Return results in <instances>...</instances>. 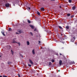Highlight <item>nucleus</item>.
Listing matches in <instances>:
<instances>
[{
  "mask_svg": "<svg viewBox=\"0 0 77 77\" xmlns=\"http://www.w3.org/2000/svg\"><path fill=\"white\" fill-rule=\"evenodd\" d=\"M9 5H10V4L8 3L5 4V6L6 8H8V7H9Z\"/></svg>",
  "mask_w": 77,
  "mask_h": 77,
  "instance_id": "1",
  "label": "nucleus"
},
{
  "mask_svg": "<svg viewBox=\"0 0 77 77\" xmlns=\"http://www.w3.org/2000/svg\"><path fill=\"white\" fill-rule=\"evenodd\" d=\"M1 33L2 35H3V36H5V34H4L5 31H4V30H2V31H1Z\"/></svg>",
  "mask_w": 77,
  "mask_h": 77,
  "instance_id": "2",
  "label": "nucleus"
},
{
  "mask_svg": "<svg viewBox=\"0 0 77 77\" xmlns=\"http://www.w3.org/2000/svg\"><path fill=\"white\" fill-rule=\"evenodd\" d=\"M62 60H60L59 61V64L60 65H62Z\"/></svg>",
  "mask_w": 77,
  "mask_h": 77,
  "instance_id": "3",
  "label": "nucleus"
},
{
  "mask_svg": "<svg viewBox=\"0 0 77 77\" xmlns=\"http://www.w3.org/2000/svg\"><path fill=\"white\" fill-rule=\"evenodd\" d=\"M29 62L30 63H31V64H32V65H33V63L32 61H31V60H29Z\"/></svg>",
  "mask_w": 77,
  "mask_h": 77,
  "instance_id": "4",
  "label": "nucleus"
},
{
  "mask_svg": "<svg viewBox=\"0 0 77 77\" xmlns=\"http://www.w3.org/2000/svg\"><path fill=\"white\" fill-rule=\"evenodd\" d=\"M29 26L32 29H34V26L33 25H30Z\"/></svg>",
  "mask_w": 77,
  "mask_h": 77,
  "instance_id": "5",
  "label": "nucleus"
},
{
  "mask_svg": "<svg viewBox=\"0 0 77 77\" xmlns=\"http://www.w3.org/2000/svg\"><path fill=\"white\" fill-rule=\"evenodd\" d=\"M41 11H45V9H44V8H42L40 9Z\"/></svg>",
  "mask_w": 77,
  "mask_h": 77,
  "instance_id": "6",
  "label": "nucleus"
},
{
  "mask_svg": "<svg viewBox=\"0 0 77 77\" xmlns=\"http://www.w3.org/2000/svg\"><path fill=\"white\" fill-rule=\"evenodd\" d=\"M17 1H14L13 2V4H16L17 3Z\"/></svg>",
  "mask_w": 77,
  "mask_h": 77,
  "instance_id": "7",
  "label": "nucleus"
},
{
  "mask_svg": "<svg viewBox=\"0 0 77 77\" xmlns=\"http://www.w3.org/2000/svg\"><path fill=\"white\" fill-rule=\"evenodd\" d=\"M26 44L27 45H30V42H29L28 41L26 42Z\"/></svg>",
  "mask_w": 77,
  "mask_h": 77,
  "instance_id": "8",
  "label": "nucleus"
},
{
  "mask_svg": "<svg viewBox=\"0 0 77 77\" xmlns=\"http://www.w3.org/2000/svg\"><path fill=\"white\" fill-rule=\"evenodd\" d=\"M32 54H35V50L34 49H33L32 51Z\"/></svg>",
  "mask_w": 77,
  "mask_h": 77,
  "instance_id": "9",
  "label": "nucleus"
},
{
  "mask_svg": "<svg viewBox=\"0 0 77 77\" xmlns=\"http://www.w3.org/2000/svg\"><path fill=\"white\" fill-rule=\"evenodd\" d=\"M75 63H74V62H70L69 63V64H70V65H71L72 64H74Z\"/></svg>",
  "mask_w": 77,
  "mask_h": 77,
  "instance_id": "10",
  "label": "nucleus"
},
{
  "mask_svg": "<svg viewBox=\"0 0 77 77\" xmlns=\"http://www.w3.org/2000/svg\"><path fill=\"white\" fill-rule=\"evenodd\" d=\"M72 9L73 10V11H74V10H75V6L73 7Z\"/></svg>",
  "mask_w": 77,
  "mask_h": 77,
  "instance_id": "11",
  "label": "nucleus"
},
{
  "mask_svg": "<svg viewBox=\"0 0 77 77\" xmlns=\"http://www.w3.org/2000/svg\"><path fill=\"white\" fill-rule=\"evenodd\" d=\"M8 31L10 32H11L12 31V29H11V28H9Z\"/></svg>",
  "mask_w": 77,
  "mask_h": 77,
  "instance_id": "12",
  "label": "nucleus"
},
{
  "mask_svg": "<svg viewBox=\"0 0 77 77\" xmlns=\"http://www.w3.org/2000/svg\"><path fill=\"white\" fill-rule=\"evenodd\" d=\"M66 29H69V26H67L66 27Z\"/></svg>",
  "mask_w": 77,
  "mask_h": 77,
  "instance_id": "13",
  "label": "nucleus"
},
{
  "mask_svg": "<svg viewBox=\"0 0 77 77\" xmlns=\"http://www.w3.org/2000/svg\"><path fill=\"white\" fill-rule=\"evenodd\" d=\"M51 64H52L51 62H49V66H50V65H51Z\"/></svg>",
  "mask_w": 77,
  "mask_h": 77,
  "instance_id": "14",
  "label": "nucleus"
},
{
  "mask_svg": "<svg viewBox=\"0 0 77 77\" xmlns=\"http://www.w3.org/2000/svg\"><path fill=\"white\" fill-rule=\"evenodd\" d=\"M37 14L38 15H40V13H39V12H38V11H37Z\"/></svg>",
  "mask_w": 77,
  "mask_h": 77,
  "instance_id": "15",
  "label": "nucleus"
},
{
  "mask_svg": "<svg viewBox=\"0 0 77 77\" xmlns=\"http://www.w3.org/2000/svg\"><path fill=\"white\" fill-rule=\"evenodd\" d=\"M71 15V14H67V17H69V16H70Z\"/></svg>",
  "mask_w": 77,
  "mask_h": 77,
  "instance_id": "16",
  "label": "nucleus"
},
{
  "mask_svg": "<svg viewBox=\"0 0 77 77\" xmlns=\"http://www.w3.org/2000/svg\"><path fill=\"white\" fill-rule=\"evenodd\" d=\"M27 21H28V23H31V22L30 21V20H27Z\"/></svg>",
  "mask_w": 77,
  "mask_h": 77,
  "instance_id": "17",
  "label": "nucleus"
},
{
  "mask_svg": "<svg viewBox=\"0 0 77 77\" xmlns=\"http://www.w3.org/2000/svg\"><path fill=\"white\" fill-rule=\"evenodd\" d=\"M58 27L60 29H62V27H61L60 26H58Z\"/></svg>",
  "mask_w": 77,
  "mask_h": 77,
  "instance_id": "18",
  "label": "nucleus"
},
{
  "mask_svg": "<svg viewBox=\"0 0 77 77\" xmlns=\"http://www.w3.org/2000/svg\"><path fill=\"white\" fill-rule=\"evenodd\" d=\"M7 63H8V65L11 64V62H7Z\"/></svg>",
  "mask_w": 77,
  "mask_h": 77,
  "instance_id": "19",
  "label": "nucleus"
},
{
  "mask_svg": "<svg viewBox=\"0 0 77 77\" xmlns=\"http://www.w3.org/2000/svg\"><path fill=\"white\" fill-rule=\"evenodd\" d=\"M16 43L19 45V46H20V43L17 42Z\"/></svg>",
  "mask_w": 77,
  "mask_h": 77,
  "instance_id": "20",
  "label": "nucleus"
},
{
  "mask_svg": "<svg viewBox=\"0 0 77 77\" xmlns=\"http://www.w3.org/2000/svg\"><path fill=\"white\" fill-rule=\"evenodd\" d=\"M51 62H52V63H54V60H51Z\"/></svg>",
  "mask_w": 77,
  "mask_h": 77,
  "instance_id": "21",
  "label": "nucleus"
},
{
  "mask_svg": "<svg viewBox=\"0 0 77 77\" xmlns=\"http://www.w3.org/2000/svg\"><path fill=\"white\" fill-rule=\"evenodd\" d=\"M30 34L31 35V36H33V35L32 32H30Z\"/></svg>",
  "mask_w": 77,
  "mask_h": 77,
  "instance_id": "22",
  "label": "nucleus"
},
{
  "mask_svg": "<svg viewBox=\"0 0 77 77\" xmlns=\"http://www.w3.org/2000/svg\"><path fill=\"white\" fill-rule=\"evenodd\" d=\"M18 32L19 33V34L20 33H21V30H20L19 31H18Z\"/></svg>",
  "mask_w": 77,
  "mask_h": 77,
  "instance_id": "23",
  "label": "nucleus"
},
{
  "mask_svg": "<svg viewBox=\"0 0 77 77\" xmlns=\"http://www.w3.org/2000/svg\"><path fill=\"white\" fill-rule=\"evenodd\" d=\"M11 53H12V54L13 55V54H14V52L12 51V50H11Z\"/></svg>",
  "mask_w": 77,
  "mask_h": 77,
  "instance_id": "24",
  "label": "nucleus"
},
{
  "mask_svg": "<svg viewBox=\"0 0 77 77\" xmlns=\"http://www.w3.org/2000/svg\"><path fill=\"white\" fill-rule=\"evenodd\" d=\"M72 2V0H69V3H71Z\"/></svg>",
  "mask_w": 77,
  "mask_h": 77,
  "instance_id": "25",
  "label": "nucleus"
},
{
  "mask_svg": "<svg viewBox=\"0 0 77 77\" xmlns=\"http://www.w3.org/2000/svg\"><path fill=\"white\" fill-rule=\"evenodd\" d=\"M28 10H30V7H28Z\"/></svg>",
  "mask_w": 77,
  "mask_h": 77,
  "instance_id": "26",
  "label": "nucleus"
},
{
  "mask_svg": "<svg viewBox=\"0 0 77 77\" xmlns=\"http://www.w3.org/2000/svg\"><path fill=\"white\" fill-rule=\"evenodd\" d=\"M37 29L36 28H35L34 30V31H37Z\"/></svg>",
  "mask_w": 77,
  "mask_h": 77,
  "instance_id": "27",
  "label": "nucleus"
},
{
  "mask_svg": "<svg viewBox=\"0 0 77 77\" xmlns=\"http://www.w3.org/2000/svg\"><path fill=\"white\" fill-rule=\"evenodd\" d=\"M17 42H14V41H13V43H17Z\"/></svg>",
  "mask_w": 77,
  "mask_h": 77,
  "instance_id": "28",
  "label": "nucleus"
},
{
  "mask_svg": "<svg viewBox=\"0 0 77 77\" xmlns=\"http://www.w3.org/2000/svg\"><path fill=\"white\" fill-rule=\"evenodd\" d=\"M18 77H20V74H19V73L18 74Z\"/></svg>",
  "mask_w": 77,
  "mask_h": 77,
  "instance_id": "29",
  "label": "nucleus"
},
{
  "mask_svg": "<svg viewBox=\"0 0 77 77\" xmlns=\"http://www.w3.org/2000/svg\"><path fill=\"white\" fill-rule=\"evenodd\" d=\"M71 18H72V17H74V15H72L71 16Z\"/></svg>",
  "mask_w": 77,
  "mask_h": 77,
  "instance_id": "30",
  "label": "nucleus"
},
{
  "mask_svg": "<svg viewBox=\"0 0 77 77\" xmlns=\"http://www.w3.org/2000/svg\"><path fill=\"white\" fill-rule=\"evenodd\" d=\"M16 34H17L18 35H19L20 34V33H18L17 32H16Z\"/></svg>",
  "mask_w": 77,
  "mask_h": 77,
  "instance_id": "31",
  "label": "nucleus"
},
{
  "mask_svg": "<svg viewBox=\"0 0 77 77\" xmlns=\"http://www.w3.org/2000/svg\"><path fill=\"white\" fill-rule=\"evenodd\" d=\"M28 66H32V65H30V64H28Z\"/></svg>",
  "mask_w": 77,
  "mask_h": 77,
  "instance_id": "32",
  "label": "nucleus"
},
{
  "mask_svg": "<svg viewBox=\"0 0 77 77\" xmlns=\"http://www.w3.org/2000/svg\"><path fill=\"white\" fill-rule=\"evenodd\" d=\"M3 77H8V76H7L6 75H3Z\"/></svg>",
  "mask_w": 77,
  "mask_h": 77,
  "instance_id": "33",
  "label": "nucleus"
},
{
  "mask_svg": "<svg viewBox=\"0 0 77 77\" xmlns=\"http://www.w3.org/2000/svg\"><path fill=\"white\" fill-rule=\"evenodd\" d=\"M73 38L74 39H75V38L74 37H73Z\"/></svg>",
  "mask_w": 77,
  "mask_h": 77,
  "instance_id": "34",
  "label": "nucleus"
},
{
  "mask_svg": "<svg viewBox=\"0 0 77 77\" xmlns=\"http://www.w3.org/2000/svg\"><path fill=\"white\" fill-rule=\"evenodd\" d=\"M38 43H39V44H40V43H41V42H40V41H38Z\"/></svg>",
  "mask_w": 77,
  "mask_h": 77,
  "instance_id": "35",
  "label": "nucleus"
},
{
  "mask_svg": "<svg viewBox=\"0 0 77 77\" xmlns=\"http://www.w3.org/2000/svg\"><path fill=\"white\" fill-rule=\"evenodd\" d=\"M38 35L39 36H40V37H41V36H41V35H40V34H38Z\"/></svg>",
  "mask_w": 77,
  "mask_h": 77,
  "instance_id": "36",
  "label": "nucleus"
},
{
  "mask_svg": "<svg viewBox=\"0 0 77 77\" xmlns=\"http://www.w3.org/2000/svg\"><path fill=\"white\" fill-rule=\"evenodd\" d=\"M61 36H63V34H61Z\"/></svg>",
  "mask_w": 77,
  "mask_h": 77,
  "instance_id": "37",
  "label": "nucleus"
},
{
  "mask_svg": "<svg viewBox=\"0 0 77 77\" xmlns=\"http://www.w3.org/2000/svg\"><path fill=\"white\" fill-rule=\"evenodd\" d=\"M39 24H41V23H40V22L39 23Z\"/></svg>",
  "mask_w": 77,
  "mask_h": 77,
  "instance_id": "38",
  "label": "nucleus"
},
{
  "mask_svg": "<svg viewBox=\"0 0 77 77\" xmlns=\"http://www.w3.org/2000/svg\"><path fill=\"white\" fill-rule=\"evenodd\" d=\"M71 41H72V42H73V41H72V40H71Z\"/></svg>",
  "mask_w": 77,
  "mask_h": 77,
  "instance_id": "39",
  "label": "nucleus"
},
{
  "mask_svg": "<svg viewBox=\"0 0 77 77\" xmlns=\"http://www.w3.org/2000/svg\"><path fill=\"white\" fill-rule=\"evenodd\" d=\"M60 8H61V6H60Z\"/></svg>",
  "mask_w": 77,
  "mask_h": 77,
  "instance_id": "40",
  "label": "nucleus"
},
{
  "mask_svg": "<svg viewBox=\"0 0 77 77\" xmlns=\"http://www.w3.org/2000/svg\"><path fill=\"white\" fill-rule=\"evenodd\" d=\"M60 55H62V54H60Z\"/></svg>",
  "mask_w": 77,
  "mask_h": 77,
  "instance_id": "41",
  "label": "nucleus"
},
{
  "mask_svg": "<svg viewBox=\"0 0 77 77\" xmlns=\"http://www.w3.org/2000/svg\"><path fill=\"white\" fill-rule=\"evenodd\" d=\"M22 57H23V56H22Z\"/></svg>",
  "mask_w": 77,
  "mask_h": 77,
  "instance_id": "42",
  "label": "nucleus"
},
{
  "mask_svg": "<svg viewBox=\"0 0 77 77\" xmlns=\"http://www.w3.org/2000/svg\"><path fill=\"white\" fill-rule=\"evenodd\" d=\"M1 57H2V56L0 55V58Z\"/></svg>",
  "mask_w": 77,
  "mask_h": 77,
  "instance_id": "43",
  "label": "nucleus"
},
{
  "mask_svg": "<svg viewBox=\"0 0 77 77\" xmlns=\"http://www.w3.org/2000/svg\"><path fill=\"white\" fill-rule=\"evenodd\" d=\"M0 77H2V76H0Z\"/></svg>",
  "mask_w": 77,
  "mask_h": 77,
  "instance_id": "44",
  "label": "nucleus"
},
{
  "mask_svg": "<svg viewBox=\"0 0 77 77\" xmlns=\"http://www.w3.org/2000/svg\"><path fill=\"white\" fill-rule=\"evenodd\" d=\"M59 71V72L60 71V70H59V71Z\"/></svg>",
  "mask_w": 77,
  "mask_h": 77,
  "instance_id": "45",
  "label": "nucleus"
},
{
  "mask_svg": "<svg viewBox=\"0 0 77 77\" xmlns=\"http://www.w3.org/2000/svg\"><path fill=\"white\" fill-rule=\"evenodd\" d=\"M57 32H58V30L57 29Z\"/></svg>",
  "mask_w": 77,
  "mask_h": 77,
  "instance_id": "46",
  "label": "nucleus"
},
{
  "mask_svg": "<svg viewBox=\"0 0 77 77\" xmlns=\"http://www.w3.org/2000/svg\"><path fill=\"white\" fill-rule=\"evenodd\" d=\"M37 37H38V35H37Z\"/></svg>",
  "mask_w": 77,
  "mask_h": 77,
  "instance_id": "47",
  "label": "nucleus"
},
{
  "mask_svg": "<svg viewBox=\"0 0 77 77\" xmlns=\"http://www.w3.org/2000/svg\"><path fill=\"white\" fill-rule=\"evenodd\" d=\"M10 48H11V46H10Z\"/></svg>",
  "mask_w": 77,
  "mask_h": 77,
  "instance_id": "48",
  "label": "nucleus"
}]
</instances>
